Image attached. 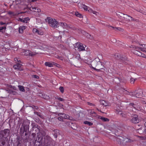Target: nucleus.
<instances>
[{
	"instance_id": "obj_8",
	"label": "nucleus",
	"mask_w": 146,
	"mask_h": 146,
	"mask_svg": "<svg viewBox=\"0 0 146 146\" xmlns=\"http://www.w3.org/2000/svg\"><path fill=\"white\" fill-rule=\"evenodd\" d=\"M115 113L116 114L119 115L123 118H125L127 117V113L125 111H122L119 110H116Z\"/></svg>"
},
{
	"instance_id": "obj_42",
	"label": "nucleus",
	"mask_w": 146,
	"mask_h": 146,
	"mask_svg": "<svg viewBox=\"0 0 146 146\" xmlns=\"http://www.w3.org/2000/svg\"><path fill=\"white\" fill-rule=\"evenodd\" d=\"M38 30L36 29H33V31L35 33H37L38 32Z\"/></svg>"
},
{
	"instance_id": "obj_43",
	"label": "nucleus",
	"mask_w": 146,
	"mask_h": 146,
	"mask_svg": "<svg viewBox=\"0 0 146 146\" xmlns=\"http://www.w3.org/2000/svg\"><path fill=\"white\" fill-rule=\"evenodd\" d=\"M89 28L92 30H94L95 29V27L94 26L91 25H90L89 26Z\"/></svg>"
},
{
	"instance_id": "obj_51",
	"label": "nucleus",
	"mask_w": 146,
	"mask_h": 146,
	"mask_svg": "<svg viewBox=\"0 0 146 146\" xmlns=\"http://www.w3.org/2000/svg\"><path fill=\"white\" fill-rule=\"evenodd\" d=\"M140 56L142 57H143V58H145V55L142 53H141V56Z\"/></svg>"
},
{
	"instance_id": "obj_25",
	"label": "nucleus",
	"mask_w": 146,
	"mask_h": 146,
	"mask_svg": "<svg viewBox=\"0 0 146 146\" xmlns=\"http://www.w3.org/2000/svg\"><path fill=\"white\" fill-rule=\"evenodd\" d=\"M84 123L85 124H87L89 125V126H91L93 125V123L90 122L88 121H84Z\"/></svg>"
},
{
	"instance_id": "obj_30",
	"label": "nucleus",
	"mask_w": 146,
	"mask_h": 146,
	"mask_svg": "<svg viewBox=\"0 0 146 146\" xmlns=\"http://www.w3.org/2000/svg\"><path fill=\"white\" fill-rule=\"evenodd\" d=\"M58 116L61 117L63 119H64L65 116V114L63 113H60L58 114Z\"/></svg>"
},
{
	"instance_id": "obj_44",
	"label": "nucleus",
	"mask_w": 146,
	"mask_h": 146,
	"mask_svg": "<svg viewBox=\"0 0 146 146\" xmlns=\"http://www.w3.org/2000/svg\"><path fill=\"white\" fill-rule=\"evenodd\" d=\"M32 77L36 79H38L39 78V77L36 75H33Z\"/></svg>"
},
{
	"instance_id": "obj_37",
	"label": "nucleus",
	"mask_w": 146,
	"mask_h": 146,
	"mask_svg": "<svg viewBox=\"0 0 146 146\" xmlns=\"http://www.w3.org/2000/svg\"><path fill=\"white\" fill-rule=\"evenodd\" d=\"M138 137L141 140H145L146 139V137L145 136H138Z\"/></svg>"
},
{
	"instance_id": "obj_56",
	"label": "nucleus",
	"mask_w": 146,
	"mask_h": 146,
	"mask_svg": "<svg viewBox=\"0 0 146 146\" xmlns=\"http://www.w3.org/2000/svg\"><path fill=\"white\" fill-rule=\"evenodd\" d=\"M52 64H53V65H55V66L56 65H58V66H59V64H57V63H55V62H52Z\"/></svg>"
},
{
	"instance_id": "obj_1",
	"label": "nucleus",
	"mask_w": 146,
	"mask_h": 146,
	"mask_svg": "<svg viewBox=\"0 0 146 146\" xmlns=\"http://www.w3.org/2000/svg\"><path fill=\"white\" fill-rule=\"evenodd\" d=\"M30 122L29 120H24L21 119L18 121L17 125L20 128V133L21 134L25 132V135H27V132L29 131V127Z\"/></svg>"
},
{
	"instance_id": "obj_22",
	"label": "nucleus",
	"mask_w": 146,
	"mask_h": 146,
	"mask_svg": "<svg viewBox=\"0 0 146 146\" xmlns=\"http://www.w3.org/2000/svg\"><path fill=\"white\" fill-rule=\"evenodd\" d=\"M25 29V27L24 26L20 27L19 28V32L22 33L23 32V31Z\"/></svg>"
},
{
	"instance_id": "obj_35",
	"label": "nucleus",
	"mask_w": 146,
	"mask_h": 146,
	"mask_svg": "<svg viewBox=\"0 0 146 146\" xmlns=\"http://www.w3.org/2000/svg\"><path fill=\"white\" fill-rule=\"evenodd\" d=\"M60 25L63 28H64L66 26V23H60Z\"/></svg>"
},
{
	"instance_id": "obj_50",
	"label": "nucleus",
	"mask_w": 146,
	"mask_h": 146,
	"mask_svg": "<svg viewBox=\"0 0 146 146\" xmlns=\"http://www.w3.org/2000/svg\"><path fill=\"white\" fill-rule=\"evenodd\" d=\"M143 46V47H142V48H143L144 50H146V45L143 44L142 45Z\"/></svg>"
},
{
	"instance_id": "obj_11",
	"label": "nucleus",
	"mask_w": 146,
	"mask_h": 146,
	"mask_svg": "<svg viewBox=\"0 0 146 146\" xmlns=\"http://www.w3.org/2000/svg\"><path fill=\"white\" fill-rule=\"evenodd\" d=\"M75 47L77 48L79 51H83L85 50V48L82 44L80 43H77L75 45Z\"/></svg>"
},
{
	"instance_id": "obj_32",
	"label": "nucleus",
	"mask_w": 146,
	"mask_h": 146,
	"mask_svg": "<svg viewBox=\"0 0 146 146\" xmlns=\"http://www.w3.org/2000/svg\"><path fill=\"white\" fill-rule=\"evenodd\" d=\"M141 96V94L140 93H136L135 92V97L137 98H140Z\"/></svg>"
},
{
	"instance_id": "obj_57",
	"label": "nucleus",
	"mask_w": 146,
	"mask_h": 146,
	"mask_svg": "<svg viewBox=\"0 0 146 146\" xmlns=\"http://www.w3.org/2000/svg\"><path fill=\"white\" fill-rule=\"evenodd\" d=\"M14 60L16 62H17L18 61V59L17 58H15Z\"/></svg>"
},
{
	"instance_id": "obj_4",
	"label": "nucleus",
	"mask_w": 146,
	"mask_h": 146,
	"mask_svg": "<svg viewBox=\"0 0 146 146\" xmlns=\"http://www.w3.org/2000/svg\"><path fill=\"white\" fill-rule=\"evenodd\" d=\"M116 15L121 19L127 21H135L136 19L133 18L131 17L126 14H124L122 13L118 12L116 13Z\"/></svg>"
},
{
	"instance_id": "obj_48",
	"label": "nucleus",
	"mask_w": 146,
	"mask_h": 146,
	"mask_svg": "<svg viewBox=\"0 0 146 146\" xmlns=\"http://www.w3.org/2000/svg\"><path fill=\"white\" fill-rule=\"evenodd\" d=\"M6 27H0V31L1 30H2L3 29H6Z\"/></svg>"
},
{
	"instance_id": "obj_34",
	"label": "nucleus",
	"mask_w": 146,
	"mask_h": 146,
	"mask_svg": "<svg viewBox=\"0 0 146 146\" xmlns=\"http://www.w3.org/2000/svg\"><path fill=\"white\" fill-rule=\"evenodd\" d=\"M55 98L56 99H57L59 100L60 101H63L64 100V99H63V98H61L59 97L58 96H57Z\"/></svg>"
},
{
	"instance_id": "obj_12",
	"label": "nucleus",
	"mask_w": 146,
	"mask_h": 146,
	"mask_svg": "<svg viewBox=\"0 0 146 146\" xmlns=\"http://www.w3.org/2000/svg\"><path fill=\"white\" fill-rule=\"evenodd\" d=\"M82 7L85 10H88L90 12H91L93 14L97 15L98 14V13L95 11H94L92 9L88 7L85 5H83Z\"/></svg>"
},
{
	"instance_id": "obj_28",
	"label": "nucleus",
	"mask_w": 146,
	"mask_h": 146,
	"mask_svg": "<svg viewBox=\"0 0 146 146\" xmlns=\"http://www.w3.org/2000/svg\"><path fill=\"white\" fill-rule=\"evenodd\" d=\"M75 15L77 17L80 18H82V15L80 13H79L78 12L75 13Z\"/></svg>"
},
{
	"instance_id": "obj_29",
	"label": "nucleus",
	"mask_w": 146,
	"mask_h": 146,
	"mask_svg": "<svg viewBox=\"0 0 146 146\" xmlns=\"http://www.w3.org/2000/svg\"><path fill=\"white\" fill-rule=\"evenodd\" d=\"M7 87L9 88H12L14 90H16L17 89L16 88L15 86H12L11 85L7 84Z\"/></svg>"
},
{
	"instance_id": "obj_3",
	"label": "nucleus",
	"mask_w": 146,
	"mask_h": 146,
	"mask_svg": "<svg viewBox=\"0 0 146 146\" xmlns=\"http://www.w3.org/2000/svg\"><path fill=\"white\" fill-rule=\"evenodd\" d=\"M31 125H33V128L34 130L35 129V131H38L39 132L37 134L38 139L35 140V142L37 141L38 142L42 143L43 141V137L45 135V132L43 130H40L39 129V127L37 125H33L32 123Z\"/></svg>"
},
{
	"instance_id": "obj_55",
	"label": "nucleus",
	"mask_w": 146,
	"mask_h": 146,
	"mask_svg": "<svg viewBox=\"0 0 146 146\" xmlns=\"http://www.w3.org/2000/svg\"><path fill=\"white\" fill-rule=\"evenodd\" d=\"M32 135L33 136V138H34V137H35V136L36 135V134L35 133H33L32 134Z\"/></svg>"
},
{
	"instance_id": "obj_2",
	"label": "nucleus",
	"mask_w": 146,
	"mask_h": 146,
	"mask_svg": "<svg viewBox=\"0 0 146 146\" xmlns=\"http://www.w3.org/2000/svg\"><path fill=\"white\" fill-rule=\"evenodd\" d=\"M105 64L104 63L100 62L99 58H97L92 61L91 66L95 70L100 71L101 69H104L105 68Z\"/></svg>"
},
{
	"instance_id": "obj_49",
	"label": "nucleus",
	"mask_w": 146,
	"mask_h": 146,
	"mask_svg": "<svg viewBox=\"0 0 146 146\" xmlns=\"http://www.w3.org/2000/svg\"><path fill=\"white\" fill-rule=\"evenodd\" d=\"M102 104L104 106H107V105L105 103V101L103 100L102 101Z\"/></svg>"
},
{
	"instance_id": "obj_27",
	"label": "nucleus",
	"mask_w": 146,
	"mask_h": 146,
	"mask_svg": "<svg viewBox=\"0 0 146 146\" xmlns=\"http://www.w3.org/2000/svg\"><path fill=\"white\" fill-rule=\"evenodd\" d=\"M109 27H112L114 29H115V30H118L120 31H123V29L119 27H111V26H109Z\"/></svg>"
},
{
	"instance_id": "obj_45",
	"label": "nucleus",
	"mask_w": 146,
	"mask_h": 146,
	"mask_svg": "<svg viewBox=\"0 0 146 146\" xmlns=\"http://www.w3.org/2000/svg\"><path fill=\"white\" fill-rule=\"evenodd\" d=\"M37 33L38 35H43V33L41 31H39L38 30V31Z\"/></svg>"
},
{
	"instance_id": "obj_31",
	"label": "nucleus",
	"mask_w": 146,
	"mask_h": 146,
	"mask_svg": "<svg viewBox=\"0 0 146 146\" xmlns=\"http://www.w3.org/2000/svg\"><path fill=\"white\" fill-rule=\"evenodd\" d=\"M19 21L24 23H26L27 22V20H25V19H22L20 18H19Z\"/></svg>"
},
{
	"instance_id": "obj_5",
	"label": "nucleus",
	"mask_w": 146,
	"mask_h": 146,
	"mask_svg": "<svg viewBox=\"0 0 146 146\" xmlns=\"http://www.w3.org/2000/svg\"><path fill=\"white\" fill-rule=\"evenodd\" d=\"M46 20V22H48L50 26L54 28H57L58 27V23L55 19H53L50 18L49 17H48Z\"/></svg>"
},
{
	"instance_id": "obj_24",
	"label": "nucleus",
	"mask_w": 146,
	"mask_h": 146,
	"mask_svg": "<svg viewBox=\"0 0 146 146\" xmlns=\"http://www.w3.org/2000/svg\"><path fill=\"white\" fill-rule=\"evenodd\" d=\"M54 136L55 138H56L57 135L59 133V131L57 129L54 130Z\"/></svg>"
},
{
	"instance_id": "obj_53",
	"label": "nucleus",
	"mask_w": 146,
	"mask_h": 146,
	"mask_svg": "<svg viewBox=\"0 0 146 146\" xmlns=\"http://www.w3.org/2000/svg\"><path fill=\"white\" fill-rule=\"evenodd\" d=\"M58 120H59L60 121H62L63 120V118L60 117H58Z\"/></svg>"
},
{
	"instance_id": "obj_61",
	"label": "nucleus",
	"mask_w": 146,
	"mask_h": 146,
	"mask_svg": "<svg viewBox=\"0 0 146 146\" xmlns=\"http://www.w3.org/2000/svg\"><path fill=\"white\" fill-rule=\"evenodd\" d=\"M38 115V116H39L40 117H41V118H42V115H41L40 114V113H38V115Z\"/></svg>"
},
{
	"instance_id": "obj_10",
	"label": "nucleus",
	"mask_w": 146,
	"mask_h": 146,
	"mask_svg": "<svg viewBox=\"0 0 146 146\" xmlns=\"http://www.w3.org/2000/svg\"><path fill=\"white\" fill-rule=\"evenodd\" d=\"M120 60V62L123 64L126 65L129 63V60L128 58L125 55H123L122 56Z\"/></svg>"
},
{
	"instance_id": "obj_60",
	"label": "nucleus",
	"mask_w": 146,
	"mask_h": 146,
	"mask_svg": "<svg viewBox=\"0 0 146 146\" xmlns=\"http://www.w3.org/2000/svg\"><path fill=\"white\" fill-rule=\"evenodd\" d=\"M87 103H88V105H90V106L93 105V104L92 103H90L89 102H88Z\"/></svg>"
},
{
	"instance_id": "obj_15",
	"label": "nucleus",
	"mask_w": 146,
	"mask_h": 146,
	"mask_svg": "<svg viewBox=\"0 0 146 146\" xmlns=\"http://www.w3.org/2000/svg\"><path fill=\"white\" fill-rule=\"evenodd\" d=\"M22 66V64L17 63L13 66V68L15 69H18L20 70H23V69L21 68Z\"/></svg>"
},
{
	"instance_id": "obj_62",
	"label": "nucleus",
	"mask_w": 146,
	"mask_h": 146,
	"mask_svg": "<svg viewBox=\"0 0 146 146\" xmlns=\"http://www.w3.org/2000/svg\"><path fill=\"white\" fill-rule=\"evenodd\" d=\"M34 113L35 114H36L37 115H38V112H35Z\"/></svg>"
},
{
	"instance_id": "obj_20",
	"label": "nucleus",
	"mask_w": 146,
	"mask_h": 146,
	"mask_svg": "<svg viewBox=\"0 0 146 146\" xmlns=\"http://www.w3.org/2000/svg\"><path fill=\"white\" fill-rule=\"evenodd\" d=\"M122 56L119 54L116 53L115 54L114 57L117 60H120Z\"/></svg>"
},
{
	"instance_id": "obj_9",
	"label": "nucleus",
	"mask_w": 146,
	"mask_h": 146,
	"mask_svg": "<svg viewBox=\"0 0 146 146\" xmlns=\"http://www.w3.org/2000/svg\"><path fill=\"white\" fill-rule=\"evenodd\" d=\"M0 134L3 137H7L9 136L10 134V130L9 129H5L1 131Z\"/></svg>"
},
{
	"instance_id": "obj_47",
	"label": "nucleus",
	"mask_w": 146,
	"mask_h": 146,
	"mask_svg": "<svg viewBox=\"0 0 146 146\" xmlns=\"http://www.w3.org/2000/svg\"><path fill=\"white\" fill-rule=\"evenodd\" d=\"M30 107H32L33 109H37L38 108V107L36 106H31Z\"/></svg>"
},
{
	"instance_id": "obj_7",
	"label": "nucleus",
	"mask_w": 146,
	"mask_h": 146,
	"mask_svg": "<svg viewBox=\"0 0 146 146\" xmlns=\"http://www.w3.org/2000/svg\"><path fill=\"white\" fill-rule=\"evenodd\" d=\"M117 141H119L121 143L123 141H125V143H131L133 141V140L129 138H125L124 139L121 137H120L119 138H117Z\"/></svg>"
},
{
	"instance_id": "obj_14",
	"label": "nucleus",
	"mask_w": 146,
	"mask_h": 146,
	"mask_svg": "<svg viewBox=\"0 0 146 146\" xmlns=\"http://www.w3.org/2000/svg\"><path fill=\"white\" fill-rule=\"evenodd\" d=\"M8 141L7 137H3L0 140V146H5L6 142L8 143Z\"/></svg>"
},
{
	"instance_id": "obj_36",
	"label": "nucleus",
	"mask_w": 146,
	"mask_h": 146,
	"mask_svg": "<svg viewBox=\"0 0 146 146\" xmlns=\"http://www.w3.org/2000/svg\"><path fill=\"white\" fill-rule=\"evenodd\" d=\"M59 89L62 93H64V89L63 87L60 86L59 87Z\"/></svg>"
},
{
	"instance_id": "obj_21",
	"label": "nucleus",
	"mask_w": 146,
	"mask_h": 146,
	"mask_svg": "<svg viewBox=\"0 0 146 146\" xmlns=\"http://www.w3.org/2000/svg\"><path fill=\"white\" fill-rule=\"evenodd\" d=\"M7 13L9 15L11 16H15L18 15H19V13H18V14H15L13 12L11 11H9L7 12Z\"/></svg>"
},
{
	"instance_id": "obj_23",
	"label": "nucleus",
	"mask_w": 146,
	"mask_h": 146,
	"mask_svg": "<svg viewBox=\"0 0 146 146\" xmlns=\"http://www.w3.org/2000/svg\"><path fill=\"white\" fill-rule=\"evenodd\" d=\"M45 65L46 66H48L49 67H52L53 66V64L49 62H45Z\"/></svg>"
},
{
	"instance_id": "obj_19",
	"label": "nucleus",
	"mask_w": 146,
	"mask_h": 146,
	"mask_svg": "<svg viewBox=\"0 0 146 146\" xmlns=\"http://www.w3.org/2000/svg\"><path fill=\"white\" fill-rule=\"evenodd\" d=\"M83 33L84 35H86L87 38H88L90 39H92L93 38V36H91V35L89 34L86 33L85 32H84V33Z\"/></svg>"
},
{
	"instance_id": "obj_52",
	"label": "nucleus",
	"mask_w": 146,
	"mask_h": 146,
	"mask_svg": "<svg viewBox=\"0 0 146 146\" xmlns=\"http://www.w3.org/2000/svg\"><path fill=\"white\" fill-rule=\"evenodd\" d=\"M69 116L68 115H66L65 114V116L64 119H68L69 118Z\"/></svg>"
},
{
	"instance_id": "obj_18",
	"label": "nucleus",
	"mask_w": 146,
	"mask_h": 146,
	"mask_svg": "<svg viewBox=\"0 0 146 146\" xmlns=\"http://www.w3.org/2000/svg\"><path fill=\"white\" fill-rule=\"evenodd\" d=\"M33 11L37 12H39L40 11V9H38L37 7H31L30 8L31 10H33Z\"/></svg>"
},
{
	"instance_id": "obj_33",
	"label": "nucleus",
	"mask_w": 146,
	"mask_h": 146,
	"mask_svg": "<svg viewBox=\"0 0 146 146\" xmlns=\"http://www.w3.org/2000/svg\"><path fill=\"white\" fill-rule=\"evenodd\" d=\"M100 119L104 121H108L109 120L108 119L105 117H102Z\"/></svg>"
},
{
	"instance_id": "obj_46",
	"label": "nucleus",
	"mask_w": 146,
	"mask_h": 146,
	"mask_svg": "<svg viewBox=\"0 0 146 146\" xmlns=\"http://www.w3.org/2000/svg\"><path fill=\"white\" fill-rule=\"evenodd\" d=\"M39 96H40L42 98H44V96H45V95H43L42 93H39Z\"/></svg>"
},
{
	"instance_id": "obj_63",
	"label": "nucleus",
	"mask_w": 146,
	"mask_h": 146,
	"mask_svg": "<svg viewBox=\"0 0 146 146\" xmlns=\"http://www.w3.org/2000/svg\"><path fill=\"white\" fill-rule=\"evenodd\" d=\"M25 20H27H27H29V19L28 18H25Z\"/></svg>"
},
{
	"instance_id": "obj_59",
	"label": "nucleus",
	"mask_w": 146,
	"mask_h": 146,
	"mask_svg": "<svg viewBox=\"0 0 146 146\" xmlns=\"http://www.w3.org/2000/svg\"><path fill=\"white\" fill-rule=\"evenodd\" d=\"M5 24V23H4L3 22H0V25H3Z\"/></svg>"
},
{
	"instance_id": "obj_58",
	"label": "nucleus",
	"mask_w": 146,
	"mask_h": 146,
	"mask_svg": "<svg viewBox=\"0 0 146 146\" xmlns=\"http://www.w3.org/2000/svg\"><path fill=\"white\" fill-rule=\"evenodd\" d=\"M124 90L126 92V94H127L128 95H129V93H131V92H129L127 91L126 90Z\"/></svg>"
},
{
	"instance_id": "obj_17",
	"label": "nucleus",
	"mask_w": 146,
	"mask_h": 146,
	"mask_svg": "<svg viewBox=\"0 0 146 146\" xmlns=\"http://www.w3.org/2000/svg\"><path fill=\"white\" fill-rule=\"evenodd\" d=\"M88 113L91 116L95 117L96 116V113L94 111L91 110H89L88 111Z\"/></svg>"
},
{
	"instance_id": "obj_54",
	"label": "nucleus",
	"mask_w": 146,
	"mask_h": 146,
	"mask_svg": "<svg viewBox=\"0 0 146 146\" xmlns=\"http://www.w3.org/2000/svg\"><path fill=\"white\" fill-rule=\"evenodd\" d=\"M4 73L2 71H0V75L1 76H3Z\"/></svg>"
},
{
	"instance_id": "obj_16",
	"label": "nucleus",
	"mask_w": 146,
	"mask_h": 146,
	"mask_svg": "<svg viewBox=\"0 0 146 146\" xmlns=\"http://www.w3.org/2000/svg\"><path fill=\"white\" fill-rule=\"evenodd\" d=\"M37 53L36 52H31L28 50H26L25 52V55L26 56H33L36 55Z\"/></svg>"
},
{
	"instance_id": "obj_13",
	"label": "nucleus",
	"mask_w": 146,
	"mask_h": 146,
	"mask_svg": "<svg viewBox=\"0 0 146 146\" xmlns=\"http://www.w3.org/2000/svg\"><path fill=\"white\" fill-rule=\"evenodd\" d=\"M131 117L132 118L130 120L131 122L134 123H138L139 122L140 120L137 115H135Z\"/></svg>"
},
{
	"instance_id": "obj_39",
	"label": "nucleus",
	"mask_w": 146,
	"mask_h": 146,
	"mask_svg": "<svg viewBox=\"0 0 146 146\" xmlns=\"http://www.w3.org/2000/svg\"><path fill=\"white\" fill-rule=\"evenodd\" d=\"M6 90L7 91H8L9 93L11 94L12 93L13 94H14L13 93L14 92L11 90L8 89L7 90Z\"/></svg>"
},
{
	"instance_id": "obj_41",
	"label": "nucleus",
	"mask_w": 146,
	"mask_h": 146,
	"mask_svg": "<svg viewBox=\"0 0 146 146\" xmlns=\"http://www.w3.org/2000/svg\"><path fill=\"white\" fill-rule=\"evenodd\" d=\"M136 79H133V78H131L130 80V82L133 84Z\"/></svg>"
},
{
	"instance_id": "obj_40",
	"label": "nucleus",
	"mask_w": 146,
	"mask_h": 146,
	"mask_svg": "<svg viewBox=\"0 0 146 146\" xmlns=\"http://www.w3.org/2000/svg\"><path fill=\"white\" fill-rule=\"evenodd\" d=\"M129 95H130L132 96H135V92H131V93H129Z\"/></svg>"
},
{
	"instance_id": "obj_38",
	"label": "nucleus",
	"mask_w": 146,
	"mask_h": 146,
	"mask_svg": "<svg viewBox=\"0 0 146 146\" xmlns=\"http://www.w3.org/2000/svg\"><path fill=\"white\" fill-rule=\"evenodd\" d=\"M129 105L130 106H131L132 107H133L135 108L136 109H137V108H136V105L134 103H130L129 104Z\"/></svg>"
},
{
	"instance_id": "obj_26",
	"label": "nucleus",
	"mask_w": 146,
	"mask_h": 146,
	"mask_svg": "<svg viewBox=\"0 0 146 146\" xmlns=\"http://www.w3.org/2000/svg\"><path fill=\"white\" fill-rule=\"evenodd\" d=\"M19 90L21 91L24 92L25 90L24 89V87L21 86L19 85L18 86Z\"/></svg>"
},
{
	"instance_id": "obj_6",
	"label": "nucleus",
	"mask_w": 146,
	"mask_h": 146,
	"mask_svg": "<svg viewBox=\"0 0 146 146\" xmlns=\"http://www.w3.org/2000/svg\"><path fill=\"white\" fill-rule=\"evenodd\" d=\"M132 48L135 49L133 51V53L138 56H140L141 54V52H140L139 50L146 52V50H144L141 47L133 46Z\"/></svg>"
},
{
	"instance_id": "obj_64",
	"label": "nucleus",
	"mask_w": 146,
	"mask_h": 146,
	"mask_svg": "<svg viewBox=\"0 0 146 146\" xmlns=\"http://www.w3.org/2000/svg\"><path fill=\"white\" fill-rule=\"evenodd\" d=\"M145 127H146V121L145 123Z\"/></svg>"
}]
</instances>
